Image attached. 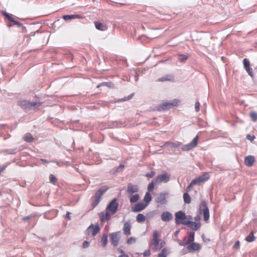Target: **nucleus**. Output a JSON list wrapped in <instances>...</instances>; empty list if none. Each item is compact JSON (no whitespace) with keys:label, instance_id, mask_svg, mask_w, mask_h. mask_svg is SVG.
<instances>
[{"label":"nucleus","instance_id":"obj_31","mask_svg":"<svg viewBox=\"0 0 257 257\" xmlns=\"http://www.w3.org/2000/svg\"><path fill=\"white\" fill-rule=\"evenodd\" d=\"M184 201L186 203H190L191 202V198L187 193H185L183 194Z\"/></svg>","mask_w":257,"mask_h":257},{"label":"nucleus","instance_id":"obj_46","mask_svg":"<svg viewBox=\"0 0 257 257\" xmlns=\"http://www.w3.org/2000/svg\"><path fill=\"white\" fill-rule=\"evenodd\" d=\"M246 138L248 140H250V141H252L255 139V137L254 136H251L250 135H247L246 136Z\"/></svg>","mask_w":257,"mask_h":257},{"label":"nucleus","instance_id":"obj_11","mask_svg":"<svg viewBox=\"0 0 257 257\" xmlns=\"http://www.w3.org/2000/svg\"><path fill=\"white\" fill-rule=\"evenodd\" d=\"M119 232H115L110 234L109 236L112 244L116 246L119 240Z\"/></svg>","mask_w":257,"mask_h":257},{"label":"nucleus","instance_id":"obj_26","mask_svg":"<svg viewBox=\"0 0 257 257\" xmlns=\"http://www.w3.org/2000/svg\"><path fill=\"white\" fill-rule=\"evenodd\" d=\"M131 195V196L130 197V202L132 203H136V202L138 201V200L140 198V196L138 194H134L133 195Z\"/></svg>","mask_w":257,"mask_h":257},{"label":"nucleus","instance_id":"obj_58","mask_svg":"<svg viewBox=\"0 0 257 257\" xmlns=\"http://www.w3.org/2000/svg\"><path fill=\"white\" fill-rule=\"evenodd\" d=\"M118 257H129V256L125 254H123L122 255H119Z\"/></svg>","mask_w":257,"mask_h":257},{"label":"nucleus","instance_id":"obj_57","mask_svg":"<svg viewBox=\"0 0 257 257\" xmlns=\"http://www.w3.org/2000/svg\"><path fill=\"white\" fill-rule=\"evenodd\" d=\"M192 182L190 183V185L188 187V189L190 190L194 185H191Z\"/></svg>","mask_w":257,"mask_h":257},{"label":"nucleus","instance_id":"obj_6","mask_svg":"<svg viewBox=\"0 0 257 257\" xmlns=\"http://www.w3.org/2000/svg\"><path fill=\"white\" fill-rule=\"evenodd\" d=\"M156 183H167L170 179V175L167 172H164L158 175L155 179Z\"/></svg>","mask_w":257,"mask_h":257},{"label":"nucleus","instance_id":"obj_41","mask_svg":"<svg viewBox=\"0 0 257 257\" xmlns=\"http://www.w3.org/2000/svg\"><path fill=\"white\" fill-rule=\"evenodd\" d=\"M108 188L106 186H103L102 187L100 188L98 191L102 193V194H103V193L105 192L108 190Z\"/></svg>","mask_w":257,"mask_h":257},{"label":"nucleus","instance_id":"obj_62","mask_svg":"<svg viewBox=\"0 0 257 257\" xmlns=\"http://www.w3.org/2000/svg\"><path fill=\"white\" fill-rule=\"evenodd\" d=\"M4 170V168H0V173L3 172Z\"/></svg>","mask_w":257,"mask_h":257},{"label":"nucleus","instance_id":"obj_52","mask_svg":"<svg viewBox=\"0 0 257 257\" xmlns=\"http://www.w3.org/2000/svg\"><path fill=\"white\" fill-rule=\"evenodd\" d=\"M13 22H14L15 25H16L19 27L22 26L21 24H20L18 21H15V20H14V21H13Z\"/></svg>","mask_w":257,"mask_h":257},{"label":"nucleus","instance_id":"obj_15","mask_svg":"<svg viewBox=\"0 0 257 257\" xmlns=\"http://www.w3.org/2000/svg\"><path fill=\"white\" fill-rule=\"evenodd\" d=\"M173 218L172 214L168 212H164L161 215V219L164 221H169Z\"/></svg>","mask_w":257,"mask_h":257},{"label":"nucleus","instance_id":"obj_29","mask_svg":"<svg viewBox=\"0 0 257 257\" xmlns=\"http://www.w3.org/2000/svg\"><path fill=\"white\" fill-rule=\"evenodd\" d=\"M174 78L171 75H168L162 78H160L158 79L159 81H173Z\"/></svg>","mask_w":257,"mask_h":257},{"label":"nucleus","instance_id":"obj_56","mask_svg":"<svg viewBox=\"0 0 257 257\" xmlns=\"http://www.w3.org/2000/svg\"><path fill=\"white\" fill-rule=\"evenodd\" d=\"M239 244V242L238 241H237L234 245V247H236L237 246H238Z\"/></svg>","mask_w":257,"mask_h":257},{"label":"nucleus","instance_id":"obj_17","mask_svg":"<svg viewBox=\"0 0 257 257\" xmlns=\"http://www.w3.org/2000/svg\"><path fill=\"white\" fill-rule=\"evenodd\" d=\"M255 161L254 158L252 156L246 157L244 160L245 164L248 167L252 166Z\"/></svg>","mask_w":257,"mask_h":257},{"label":"nucleus","instance_id":"obj_10","mask_svg":"<svg viewBox=\"0 0 257 257\" xmlns=\"http://www.w3.org/2000/svg\"><path fill=\"white\" fill-rule=\"evenodd\" d=\"M100 230L98 225L94 226L93 224L90 225L86 230V234H92V236H95Z\"/></svg>","mask_w":257,"mask_h":257},{"label":"nucleus","instance_id":"obj_1","mask_svg":"<svg viewBox=\"0 0 257 257\" xmlns=\"http://www.w3.org/2000/svg\"><path fill=\"white\" fill-rule=\"evenodd\" d=\"M118 203L116 198L112 200L106 207L105 212H101L99 216L101 221H107L110 218L111 214H114L117 211Z\"/></svg>","mask_w":257,"mask_h":257},{"label":"nucleus","instance_id":"obj_19","mask_svg":"<svg viewBox=\"0 0 257 257\" xmlns=\"http://www.w3.org/2000/svg\"><path fill=\"white\" fill-rule=\"evenodd\" d=\"M181 145V143L177 142V143H172L170 142H166L164 145V147H170V148H178Z\"/></svg>","mask_w":257,"mask_h":257},{"label":"nucleus","instance_id":"obj_53","mask_svg":"<svg viewBox=\"0 0 257 257\" xmlns=\"http://www.w3.org/2000/svg\"><path fill=\"white\" fill-rule=\"evenodd\" d=\"M70 213L69 212H67L66 215V218H67L69 220L71 219V218L70 217Z\"/></svg>","mask_w":257,"mask_h":257},{"label":"nucleus","instance_id":"obj_30","mask_svg":"<svg viewBox=\"0 0 257 257\" xmlns=\"http://www.w3.org/2000/svg\"><path fill=\"white\" fill-rule=\"evenodd\" d=\"M255 239V237L253 235L252 232H250V234L245 238V240L248 242H252Z\"/></svg>","mask_w":257,"mask_h":257},{"label":"nucleus","instance_id":"obj_13","mask_svg":"<svg viewBox=\"0 0 257 257\" xmlns=\"http://www.w3.org/2000/svg\"><path fill=\"white\" fill-rule=\"evenodd\" d=\"M139 191V188L137 185L128 184L127 185L126 192L130 195L136 193Z\"/></svg>","mask_w":257,"mask_h":257},{"label":"nucleus","instance_id":"obj_5","mask_svg":"<svg viewBox=\"0 0 257 257\" xmlns=\"http://www.w3.org/2000/svg\"><path fill=\"white\" fill-rule=\"evenodd\" d=\"M180 101L177 99H174L170 102H166L162 103L160 107L163 110H167L171 108L173 106L179 105Z\"/></svg>","mask_w":257,"mask_h":257},{"label":"nucleus","instance_id":"obj_16","mask_svg":"<svg viewBox=\"0 0 257 257\" xmlns=\"http://www.w3.org/2000/svg\"><path fill=\"white\" fill-rule=\"evenodd\" d=\"M200 248V245L196 242H192L187 246V249L190 250H198Z\"/></svg>","mask_w":257,"mask_h":257},{"label":"nucleus","instance_id":"obj_47","mask_svg":"<svg viewBox=\"0 0 257 257\" xmlns=\"http://www.w3.org/2000/svg\"><path fill=\"white\" fill-rule=\"evenodd\" d=\"M89 242L87 241H85L83 243V244H82V247L85 248H86L89 245Z\"/></svg>","mask_w":257,"mask_h":257},{"label":"nucleus","instance_id":"obj_61","mask_svg":"<svg viewBox=\"0 0 257 257\" xmlns=\"http://www.w3.org/2000/svg\"><path fill=\"white\" fill-rule=\"evenodd\" d=\"M131 97H132V96H128V97L127 99H126V98H124L123 100H128V99H130Z\"/></svg>","mask_w":257,"mask_h":257},{"label":"nucleus","instance_id":"obj_51","mask_svg":"<svg viewBox=\"0 0 257 257\" xmlns=\"http://www.w3.org/2000/svg\"><path fill=\"white\" fill-rule=\"evenodd\" d=\"M194 219L196 221H199L201 219V217L199 215H198L194 217Z\"/></svg>","mask_w":257,"mask_h":257},{"label":"nucleus","instance_id":"obj_24","mask_svg":"<svg viewBox=\"0 0 257 257\" xmlns=\"http://www.w3.org/2000/svg\"><path fill=\"white\" fill-rule=\"evenodd\" d=\"M136 220L139 223L143 222L146 220V217L144 214L140 213L137 216Z\"/></svg>","mask_w":257,"mask_h":257},{"label":"nucleus","instance_id":"obj_55","mask_svg":"<svg viewBox=\"0 0 257 257\" xmlns=\"http://www.w3.org/2000/svg\"><path fill=\"white\" fill-rule=\"evenodd\" d=\"M123 167H124V165H119V167L117 168V171H118L120 169H121Z\"/></svg>","mask_w":257,"mask_h":257},{"label":"nucleus","instance_id":"obj_39","mask_svg":"<svg viewBox=\"0 0 257 257\" xmlns=\"http://www.w3.org/2000/svg\"><path fill=\"white\" fill-rule=\"evenodd\" d=\"M136 238L134 237H131L127 240V243L128 244H131L136 242Z\"/></svg>","mask_w":257,"mask_h":257},{"label":"nucleus","instance_id":"obj_22","mask_svg":"<svg viewBox=\"0 0 257 257\" xmlns=\"http://www.w3.org/2000/svg\"><path fill=\"white\" fill-rule=\"evenodd\" d=\"M81 17L77 15H64L62 18L65 21L70 20L74 19H79Z\"/></svg>","mask_w":257,"mask_h":257},{"label":"nucleus","instance_id":"obj_7","mask_svg":"<svg viewBox=\"0 0 257 257\" xmlns=\"http://www.w3.org/2000/svg\"><path fill=\"white\" fill-rule=\"evenodd\" d=\"M198 140V136H196L193 139V140L191 141V142H190V143H189L187 145H184L182 148V150L183 151H188L192 149L193 148H194L197 145Z\"/></svg>","mask_w":257,"mask_h":257},{"label":"nucleus","instance_id":"obj_27","mask_svg":"<svg viewBox=\"0 0 257 257\" xmlns=\"http://www.w3.org/2000/svg\"><path fill=\"white\" fill-rule=\"evenodd\" d=\"M152 198L150 193L149 192H147L144 198V200L146 202V204H148L152 200Z\"/></svg>","mask_w":257,"mask_h":257},{"label":"nucleus","instance_id":"obj_2","mask_svg":"<svg viewBox=\"0 0 257 257\" xmlns=\"http://www.w3.org/2000/svg\"><path fill=\"white\" fill-rule=\"evenodd\" d=\"M42 103L40 102H31L27 100H21L19 102V105L21 107L28 109L38 108L42 105Z\"/></svg>","mask_w":257,"mask_h":257},{"label":"nucleus","instance_id":"obj_21","mask_svg":"<svg viewBox=\"0 0 257 257\" xmlns=\"http://www.w3.org/2000/svg\"><path fill=\"white\" fill-rule=\"evenodd\" d=\"M188 226L189 227H190V228H191L194 230H197V229H198L200 227L201 224H200V223H197V222H195L191 221L190 220V221L189 222V223L188 224Z\"/></svg>","mask_w":257,"mask_h":257},{"label":"nucleus","instance_id":"obj_64","mask_svg":"<svg viewBox=\"0 0 257 257\" xmlns=\"http://www.w3.org/2000/svg\"><path fill=\"white\" fill-rule=\"evenodd\" d=\"M150 213H152V214H153V215L154 214V212H150Z\"/></svg>","mask_w":257,"mask_h":257},{"label":"nucleus","instance_id":"obj_20","mask_svg":"<svg viewBox=\"0 0 257 257\" xmlns=\"http://www.w3.org/2000/svg\"><path fill=\"white\" fill-rule=\"evenodd\" d=\"M95 28L99 30L104 31L107 30L106 25L98 22H95Z\"/></svg>","mask_w":257,"mask_h":257},{"label":"nucleus","instance_id":"obj_44","mask_svg":"<svg viewBox=\"0 0 257 257\" xmlns=\"http://www.w3.org/2000/svg\"><path fill=\"white\" fill-rule=\"evenodd\" d=\"M200 103L198 101H197L195 103V109L196 112H198L200 110Z\"/></svg>","mask_w":257,"mask_h":257},{"label":"nucleus","instance_id":"obj_3","mask_svg":"<svg viewBox=\"0 0 257 257\" xmlns=\"http://www.w3.org/2000/svg\"><path fill=\"white\" fill-rule=\"evenodd\" d=\"M159 234L157 230L153 231V240L152 245L156 249H161L164 245V241L159 239Z\"/></svg>","mask_w":257,"mask_h":257},{"label":"nucleus","instance_id":"obj_12","mask_svg":"<svg viewBox=\"0 0 257 257\" xmlns=\"http://www.w3.org/2000/svg\"><path fill=\"white\" fill-rule=\"evenodd\" d=\"M147 206V204L139 202L132 208V211L134 212H139L144 209Z\"/></svg>","mask_w":257,"mask_h":257},{"label":"nucleus","instance_id":"obj_9","mask_svg":"<svg viewBox=\"0 0 257 257\" xmlns=\"http://www.w3.org/2000/svg\"><path fill=\"white\" fill-rule=\"evenodd\" d=\"M209 178V175L208 173H204L202 176L196 178L192 181L191 185L198 184L200 183L203 182L207 180Z\"/></svg>","mask_w":257,"mask_h":257},{"label":"nucleus","instance_id":"obj_59","mask_svg":"<svg viewBox=\"0 0 257 257\" xmlns=\"http://www.w3.org/2000/svg\"><path fill=\"white\" fill-rule=\"evenodd\" d=\"M41 161H42V162H44V163H48V162L46 160H45V159H41Z\"/></svg>","mask_w":257,"mask_h":257},{"label":"nucleus","instance_id":"obj_36","mask_svg":"<svg viewBox=\"0 0 257 257\" xmlns=\"http://www.w3.org/2000/svg\"><path fill=\"white\" fill-rule=\"evenodd\" d=\"M2 14L4 16L6 17L8 19V20H10V21H11V22L14 21V19L12 17V16L10 14L7 13V12H3Z\"/></svg>","mask_w":257,"mask_h":257},{"label":"nucleus","instance_id":"obj_40","mask_svg":"<svg viewBox=\"0 0 257 257\" xmlns=\"http://www.w3.org/2000/svg\"><path fill=\"white\" fill-rule=\"evenodd\" d=\"M57 179L55 176H54L53 175L51 174L50 176V181L51 183L55 184Z\"/></svg>","mask_w":257,"mask_h":257},{"label":"nucleus","instance_id":"obj_34","mask_svg":"<svg viewBox=\"0 0 257 257\" xmlns=\"http://www.w3.org/2000/svg\"><path fill=\"white\" fill-rule=\"evenodd\" d=\"M24 140L27 142H31L33 140V138L31 135L27 134L24 137Z\"/></svg>","mask_w":257,"mask_h":257},{"label":"nucleus","instance_id":"obj_8","mask_svg":"<svg viewBox=\"0 0 257 257\" xmlns=\"http://www.w3.org/2000/svg\"><path fill=\"white\" fill-rule=\"evenodd\" d=\"M175 222L176 224H180L182 219L189 218V215H186L184 212L179 211L175 214Z\"/></svg>","mask_w":257,"mask_h":257},{"label":"nucleus","instance_id":"obj_43","mask_svg":"<svg viewBox=\"0 0 257 257\" xmlns=\"http://www.w3.org/2000/svg\"><path fill=\"white\" fill-rule=\"evenodd\" d=\"M102 193L100 192L99 191H97L95 194V198L96 199H98L100 200L101 196H102Z\"/></svg>","mask_w":257,"mask_h":257},{"label":"nucleus","instance_id":"obj_18","mask_svg":"<svg viewBox=\"0 0 257 257\" xmlns=\"http://www.w3.org/2000/svg\"><path fill=\"white\" fill-rule=\"evenodd\" d=\"M156 201L158 203L164 204L166 203V194L164 193H160L156 198Z\"/></svg>","mask_w":257,"mask_h":257},{"label":"nucleus","instance_id":"obj_33","mask_svg":"<svg viewBox=\"0 0 257 257\" xmlns=\"http://www.w3.org/2000/svg\"><path fill=\"white\" fill-rule=\"evenodd\" d=\"M192 219V216L189 215V218L182 219V220L181 221L180 224H182L183 225H186L188 226V224L189 223V222Z\"/></svg>","mask_w":257,"mask_h":257},{"label":"nucleus","instance_id":"obj_28","mask_svg":"<svg viewBox=\"0 0 257 257\" xmlns=\"http://www.w3.org/2000/svg\"><path fill=\"white\" fill-rule=\"evenodd\" d=\"M194 236L195 233L193 232H190L189 234V237L187 239V242L188 244H189L190 243H192L194 240Z\"/></svg>","mask_w":257,"mask_h":257},{"label":"nucleus","instance_id":"obj_63","mask_svg":"<svg viewBox=\"0 0 257 257\" xmlns=\"http://www.w3.org/2000/svg\"><path fill=\"white\" fill-rule=\"evenodd\" d=\"M178 232H179V231H176L175 232L176 234H177L178 233Z\"/></svg>","mask_w":257,"mask_h":257},{"label":"nucleus","instance_id":"obj_37","mask_svg":"<svg viewBox=\"0 0 257 257\" xmlns=\"http://www.w3.org/2000/svg\"><path fill=\"white\" fill-rule=\"evenodd\" d=\"M243 66H244V67L245 69L250 67L249 66V65H250L249 61L247 59L244 58L243 60Z\"/></svg>","mask_w":257,"mask_h":257},{"label":"nucleus","instance_id":"obj_38","mask_svg":"<svg viewBox=\"0 0 257 257\" xmlns=\"http://www.w3.org/2000/svg\"><path fill=\"white\" fill-rule=\"evenodd\" d=\"M188 57L185 55H179L178 59L180 62H184L187 59Z\"/></svg>","mask_w":257,"mask_h":257},{"label":"nucleus","instance_id":"obj_14","mask_svg":"<svg viewBox=\"0 0 257 257\" xmlns=\"http://www.w3.org/2000/svg\"><path fill=\"white\" fill-rule=\"evenodd\" d=\"M131 228H132V226H131V223L130 221H127V222H125L123 225V228H122L123 233L127 236L131 235Z\"/></svg>","mask_w":257,"mask_h":257},{"label":"nucleus","instance_id":"obj_48","mask_svg":"<svg viewBox=\"0 0 257 257\" xmlns=\"http://www.w3.org/2000/svg\"><path fill=\"white\" fill-rule=\"evenodd\" d=\"M99 201H100L99 200L96 199V198H95V201H94V202L92 204L93 207V208L95 207L99 203Z\"/></svg>","mask_w":257,"mask_h":257},{"label":"nucleus","instance_id":"obj_35","mask_svg":"<svg viewBox=\"0 0 257 257\" xmlns=\"http://www.w3.org/2000/svg\"><path fill=\"white\" fill-rule=\"evenodd\" d=\"M250 116L253 121H256L257 120V113L254 111H252L250 113Z\"/></svg>","mask_w":257,"mask_h":257},{"label":"nucleus","instance_id":"obj_49","mask_svg":"<svg viewBox=\"0 0 257 257\" xmlns=\"http://www.w3.org/2000/svg\"><path fill=\"white\" fill-rule=\"evenodd\" d=\"M151 254V252L150 251V250H146L144 253H143V255L144 256H149Z\"/></svg>","mask_w":257,"mask_h":257},{"label":"nucleus","instance_id":"obj_45","mask_svg":"<svg viewBox=\"0 0 257 257\" xmlns=\"http://www.w3.org/2000/svg\"><path fill=\"white\" fill-rule=\"evenodd\" d=\"M155 175V172L154 171H151L150 172L147 173L146 175V176L149 178H152Z\"/></svg>","mask_w":257,"mask_h":257},{"label":"nucleus","instance_id":"obj_4","mask_svg":"<svg viewBox=\"0 0 257 257\" xmlns=\"http://www.w3.org/2000/svg\"><path fill=\"white\" fill-rule=\"evenodd\" d=\"M199 210L201 213H203L204 220L207 221L209 218V211L205 201L201 202Z\"/></svg>","mask_w":257,"mask_h":257},{"label":"nucleus","instance_id":"obj_50","mask_svg":"<svg viewBox=\"0 0 257 257\" xmlns=\"http://www.w3.org/2000/svg\"><path fill=\"white\" fill-rule=\"evenodd\" d=\"M179 245H181V246H184V245H186L187 244H188V243L187 241L185 242V241H181L179 243Z\"/></svg>","mask_w":257,"mask_h":257},{"label":"nucleus","instance_id":"obj_23","mask_svg":"<svg viewBox=\"0 0 257 257\" xmlns=\"http://www.w3.org/2000/svg\"><path fill=\"white\" fill-rule=\"evenodd\" d=\"M169 253V250L166 248H164L161 252L159 253L158 257H166Z\"/></svg>","mask_w":257,"mask_h":257},{"label":"nucleus","instance_id":"obj_32","mask_svg":"<svg viewBox=\"0 0 257 257\" xmlns=\"http://www.w3.org/2000/svg\"><path fill=\"white\" fill-rule=\"evenodd\" d=\"M156 184H158V183H156V180L154 179L152 180V182L149 184L148 186V191H151V190H152L154 188L155 185Z\"/></svg>","mask_w":257,"mask_h":257},{"label":"nucleus","instance_id":"obj_54","mask_svg":"<svg viewBox=\"0 0 257 257\" xmlns=\"http://www.w3.org/2000/svg\"><path fill=\"white\" fill-rule=\"evenodd\" d=\"M110 83L109 82H105V83H103L101 84V85H106V86H110Z\"/></svg>","mask_w":257,"mask_h":257},{"label":"nucleus","instance_id":"obj_60","mask_svg":"<svg viewBox=\"0 0 257 257\" xmlns=\"http://www.w3.org/2000/svg\"><path fill=\"white\" fill-rule=\"evenodd\" d=\"M29 218H30L29 216H27V217H24L23 219L26 220L29 219Z\"/></svg>","mask_w":257,"mask_h":257},{"label":"nucleus","instance_id":"obj_25","mask_svg":"<svg viewBox=\"0 0 257 257\" xmlns=\"http://www.w3.org/2000/svg\"><path fill=\"white\" fill-rule=\"evenodd\" d=\"M108 235L106 233H104L101 239V243L103 246H105L107 243Z\"/></svg>","mask_w":257,"mask_h":257},{"label":"nucleus","instance_id":"obj_42","mask_svg":"<svg viewBox=\"0 0 257 257\" xmlns=\"http://www.w3.org/2000/svg\"><path fill=\"white\" fill-rule=\"evenodd\" d=\"M248 74L251 77L253 76L252 69L250 67L245 69Z\"/></svg>","mask_w":257,"mask_h":257}]
</instances>
